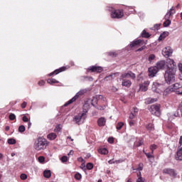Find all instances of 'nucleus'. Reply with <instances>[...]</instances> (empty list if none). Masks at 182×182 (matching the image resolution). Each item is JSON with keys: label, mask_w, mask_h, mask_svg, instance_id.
Returning a JSON list of instances; mask_svg holds the SVG:
<instances>
[{"label": "nucleus", "mask_w": 182, "mask_h": 182, "mask_svg": "<svg viewBox=\"0 0 182 182\" xmlns=\"http://www.w3.org/2000/svg\"><path fill=\"white\" fill-rule=\"evenodd\" d=\"M171 14H169L168 12L166 13V14L165 15V19H168L170 20V17H171Z\"/></svg>", "instance_id": "3c124183"}, {"label": "nucleus", "mask_w": 182, "mask_h": 182, "mask_svg": "<svg viewBox=\"0 0 182 182\" xmlns=\"http://www.w3.org/2000/svg\"><path fill=\"white\" fill-rule=\"evenodd\" d=\"M64 70H66V67H62L58 70H55L54 72L48 74V76H53V75H58V73H60V72H64Z\"/></svg>", "instance_id": "a211bd4d"}, {"label": "nucleus", "mask_w": 182, "mask_h": 182, "mask_svg": "<svg viewBox=\"0 0 182 182\" xmlns=\"http://www.w3.org/2000/svg\"><path fill=\"white\" fill-rule=\"evenodd\" d=\"M75 178L76 180H80V178H82V175L80 173H76L75 175Z\"/></svg>", "instance_id": "a18cd8bd"}, {"label": "nucleus", "mask_w": 182, "mask_h": 182, "mask_svg": "<svg viewBox=\"0 0 182 182\" xmlns=\"http://www.w3.org/2000/svg\"><path fill=\"white\" fill-rule=\"evenodd\" d=\"M117 73L111 74L107 77H105V80H107V82H109V80H113L114 77H116V75Z\"/></svg>", "instance_id": "393cba45"}, {"label": "nucleus", "mask_w": 182, "mask_h": 182, "mask_svg": "<svg viewBox=\"0 0 182 182\" xmlns=\"http://www.w3.org/2000/svg\"><path fill=\"white\" fill-rule=\"evenodd\" d=\"M154 59H156V55H154V54H151V55H149V61L150 63H151L152 60H154Z\"/></svg>", "instance_id": "4c0bfd02"}, {"label": "nucleus", "mask_w": 182, "mask_h": 182, "mask_svg": "<svg viewBox=\"0 0 182 182\" xmlns=\"http://www.w3.org/2000/svg\"><path fill=\"white\" fill-rule=\"evenodd\" d=\"M109 56H111L112 58H116V56H117V52H109L108 53Z\"/></svg>", "instance_id": "e433bc0d"}, {"label": "nucleus", "mask_w": 182, "mask_h": 182, "mask_svg": "<svg viewBox=\"0 0 182 182\" xmlns=\"http://www.w3.org/2000/svg\"><path fill=\"white\" fill-rule=\"evenodd\" d=\"M149 85H150V82L146 81L144 84L139 85V90H141V92H146Z\"/></svg>", "instance_id": "2eb2a0df"}, {"label": "nucleus", "mask_w": 182, "mask_h": 182, "mask_svg": "<svg viewBox=\"0 0 182 182\" xmlns=\"http://www.w3.org/2000/svg\"><path fill=\"white\" fill-rule=\"evenodd\" d=\"M165 20L166 21L164 23V28H167L168 26H170V25H171V21L168 19H165Z\"/></svg>", "instance_id": "473e14b6"}, {"label": "nucleus", "mask_w": 182, "mask_h": 182, "mask_svg": "<svg viewBox=\"0 0 182 182\" xmlns=\"http://www.w3.org/2000/svg\"><path fill=\"white\" fill-rule=\"evenodd\" d=\"M173 91V87L170 86L168 88H166L164 91V96H167L168 95H170V93H171Z\"/></svg>", "instance_id": "4be33fe9"}, {"label": "nucleus", "mask_w": 182, "mask_h": 182, "mask_svg": "<svg viewBox=\"0 0 182 182\" xmlns=\"http://www.w3.org/2000/svg\"><path fill=\"white\" fill-rule=\"evenodd\" d=\"M38 85H39V86H43V85H45V81H43V80L39 81Z\"/></svg>", "instance_id": "13d9d810"}, {"label": "nucleus", "mask_w": 182, "mask_h": 182, "mask_svg": "<svg viewBox=\"0 0 182 182\" xmlns=\"http://www.w3.org/2000/svg\"><path fill=\"white\" fill-rule=\"evenodd\" d=\"M20 178L21 180H26V178H28V175H26L25 173H21L20 176Z\"/></svg>", "instance_id": "a19ab883"}, {"label": "nucleus", "mask_w": 182, "mask_h": 182, "mask_svg": "<svg viewBox=\"0 0 182 182\" xmlns=\"http://www.w3.org/2000/svg\"><path fill=\"white\" fill-rule=\"evenodd\" d=\"M11 129V127L9 126H6L5 128L6 132H9V129Z\"/></svg>", "instance_id": "338daca9"}, {"label": "nucleus", "mask_w": 182, "mask_h": 182, "mask_svg": "<svg viewBox=\"0 0 182 182\" xmlns=\"http://www.w3.org/2000/svg\"><path fill=\"white\" fill-rule=\"evenodd\" d=\"M9 144H16V140L14 139H8Z\"/></svg>", "instance_id": "c9c22d12"}, {"label": "nucleus", "mask_w": 182, "mask_h": 182, "mask_svg": "<svg viewBox=\"0 0 182 182\" xmlns=\"http://www.w3.org/2000/svg\"><path fill=\"white\" fill-rule=\"evenodd\" d=\"M146 157H148V159H153V155H151V154L150 153H145Z\"/></svg>", "instance_id": "864d4df0"}, {"label": "nucleus", "mask_w": 182, "mask_h": 182, "mask_svg": "<svg viewBox=\"0 0 182 182\" xmlns=\"http://www.w3.org/2000/svg\"><path fill=\"white\" fill-rule=\"evenodd\" d=\"M162 54L164 56H171L173 54V49H171V47L170 46L166 47L163 49Z\"/></svg>", "instance_id": "ddd939ff"}, {"label": "nucleus", "mask_w": 182, "mask_h": 182, "mask_svg": "<svg viewBox=\"0 0 182 182\" xmlns=\"http://www.w3.org/2000/svg\"><path fill=\"white\" fill-rule=\"evenodd\" d=\"M60 126L58 125L56 127H55V132H60Z\"/></svg>", "instance_id": "052dcab7"}, {"label": "nucleus", "mask_w": 182, "mask_h": 182, "mask_svg": "<svg viewBox=\"0 0 182 182\" xmlns=\"http://www.w3.org/2000/svg\"><path fill=\"white\" fill-rule=\"evenodd\" d=\"M130 77L131 79H136V74H134L132 71H128L127 73H124L121 75V79H129Z\"/></svg>", "instance_id": "1a4fd4ad"}, {"label": "nucleus", "mask_w": 182, "mask_h": 182, "mask_svg": "<svg viewBox=\"0 0 182 182\" xmlns=\"http://www.w3.org/2000/svg\"><path fill=\"white\" fill-rule=\"evenodd\" d=\"M58 137V135L55 132H51L47 135V139L48 140H55Z\"/></svg>", "instance_id": "412c9836"}, {"label": "nucleus", "mask_w": 182, "mask_h": 182, "mask_svg": "<svg viewBox=\"0 0 182 182\" xmlns=\"http://www.w3.org/2000/svg\"><path fill=\"white\" fill-rule=\"evenodd\" d=\"M142 38H150V34L146 30H144L141 33Z\"/></svg>", "instance_id": "2f4dec72"}, {"label": "nucleus", "mask_w": 182, "mask_h": 182, "mask_svg": "<svg viewBox=\"0 0 182 182\" xmlns=\"http://www.w3.org/2000/svg\"><path fill=\"white\" fill-rule=\"evenodd\" d=\"M166 66L167 69H176V62H174V60H172L171 58H168L166 61Z\"/></svg>", "instance_id": "9b49d317"}, {"label": "nucleus", "mask_w": 182, "mask_h": 182, "mask_svg": "<svg viewBox=\"0 0 182 182\" xmlns=\"http://www.w3.org/2000/svg\"><path fill=\"white\" fill-rule=\"evenodd\" d=\"M18 132L20 133H23V132H25V126L21 125L18 127Z\"/></svg>", "instance_id": "ea45409f"}, {"label": "nucleus", "mask_w": 182, "mask_h": 182, "mask_svg": "<svg viewBox=\"0 0 182 182\" xmlns=\"http://www.w3.org/2000/svg\"><path fill=\"white\" fill-rule=\"evenodd\" d=\"M132 112H133V114H135L137 116V112H139V109L136 107H134Z\"/></svg>", "instance_id": "09e8293b"}, {"label": "nucleus", "mask_w": 182, "mask_h": 182, "mask_svg": "<svg viewBox=\"0 0 182 182\" xmlns=\"http://www.w3.org/2000/svg\"><path fill=\"white\" fill-rule=\"evenodd\" d=\"M86 113H87V110L83 109V112L82 114H79L74 117V122H75L77 124H82L85 123V120H86L87 117Z\"/></svg>", "instance_id": "39448f33"}, {"label": "nucleus", "mask_w": 182, "mask_h": 182, "mask_svg": "<svg viewBox=\"0 0 182 182\" xmlns=\"http://www.w3.org/2000/svg\"><path fill=\"white\" fill-rule=\"evenodd\" d=\"M179 144H181V146L182 145V136L180 137Z\"/></svg>", "instance_id": "774afa93"}, {"label": "nucleus", "mask_w": 182, "mask_h": 182, "mask_svg": "<svg viewBox=\"0 0 182 182\" xmlns=\"http://www.w3.org/2000/svg\"><path fill=\"white\" fill-rule=\"evenodd\" d=\"M88 90H89V89H87V88L80 90L78 92L76 93V95L72 99L68 100L64 105V106H68L69 105H72V103H73V102H76V100H77V99H79V97H80V96H83V95L87 93Z\"/></svg>", "instance_id": "7ed1b4c3"}, {"label": "nucleus", "mask_w": 182, "mask_h": 182, "mask_svg": "<svg viewBox=\"0 0 182 182\" xmlns=\"http://www.w3.org/2000/svg\"><path fill=\"white\" fill-rule=\"evenodd\" d=\"M146 129L149 132H153L154 130V125L153 124H149L146 125Z\"/></svg>", "instance_id": "7c9ffc66"}, {"label": "nucleus", "mask_w": 182, "mask_h": 182, "mask_svg": "<svg viewBox=\"0 0 182 182\" xmlns=\"http://www.w3.org/2000/svg\"><path fill=\"white\" fill-rule=\"evenodd\" d=\"M163 89H164V86L157 82H154L152 85V90H154V92H156V93H160V92H163Z\"/></svg>", "instance_id": "6e6552de"}, {"label": "nucleus", "mask_w": 182, "mask_h": 182, "mask_svg": "<svg viewBox=\"0 0 182 182\" xmlns=\"http://www.w3.org/2000/svg\"><path fill=\"white\" fill-rule=\"evenodd\" d=\"M86 168H87V170H92V168H93V164L92 163L87 164Z\"/></svg>", "instance_id": "58836bf2"}, {"label": "nucleus", "mask_w": 182, "mask_h": 182, "mask_svg": "<svg viewBox=\"0 0 182 182\" xmlns=\"http://www.w3.org/2000/svg\"><path fill=\"white\" fill-rule=\"evenodd\" d=\"M122 80V85L125 87H130L132 86V81L130 80H127L126 78H121Z\"/></svg>", "instance_id": "dca6fc26"}, {"label": "nucleus", "mask_w": 182, "mask_h": 182, "mask_svg": "<svg viewBox=\"0 0 182 182\" xmlns=\"http://www.w3.org/2000/svg\"><path fill=\"white\" fill-rule=\"evenodd\" d=\"M177 95H182V85H181V87L177 90L176 92Z\"/></svg>", "instance_id": "8fccbe9b"}, {"label": "nucleus", "mask_w": 182, "mask_h": 182, "mask_svg": "<svg viewBox=\"0 0 182 182\" xmlns=\"http://www.w3.org/2000/svg\"><path fill=\"white\" fill-rule=\"evenodd\" d=\"M157 72H159V68L157 67L154 66L149 68V77H154L156 75H157Z\"/></svg>", "instance_id": "f8f14e48"}, {"label": "nucleus", "mask_w": 182, "mask_h": 182, "mask_svg": "<svg viewBox=\"0 0 182 182\" xmlns=\"http://www.w3.org/2000/svg\"><path fill=\"white\" fill-rule=\"evenodd\" d=\"M133 170H134V171L136 170L137 171H139V173H140V171H143V164H139L138 165V167L136 168H133Z\"/></svg>", "instance_id": "72a5a7b5"}, {"label": "nucleus", "mask_w": 182, "mask_h": 182, "mask_svg": "<svg viewBox=\"0 0 182 182\" xmlns=\"http://www.w3.org/2000/svg\"><path fill=\"white\" fill-rule=\"evenodd\" d=\"M164 66H166V61L164 60H161L156 63V68H157L158 70L159 69H164Z\"/></svg>", "instance_id": "6ab92c4d"}, {"label": "nucleus", "mask_w": 182, "mask_h": 182, "mask_svg": "<svg viewBox=\"0 0 182 182\" xmlns=\"http://www.w3.org/2000/svg\"><path fill=\"white\" fill-rule=\"evenodd\" d=\"M156 149H157V145H156V144H152V145H151V150L152 153L154 152V151L156 150Z\"/></svg>", "instance_id": "37998d69"}, {"label": "nucleus", "mask_w": 182, "mask_h": 182, "mask_svg": "<svg viewBox=\"0 0 182 182\" xmlns=\"http://www.w3.org/2000/svg\"><path fill=\"white\" fill-rule=\"evenodd\" d=\"M165 82L171 85L176 82V69H167L164 74Z\"/></svg>", "instance_id": "f03ea898"}, {"label": "nucleus", "mask_w": 182, "mask_h": 182, "mask_svg": "<svg viewBox=\"0 0 182 182\" xmlns=\"http://www.w3.org/2000/svg\"><path fill=\"white\" fill-rule=\"evenodd\" d=\"M169 35L168 31H164L163 33V34H161L159 38V41H163L164 39H166V38H167V36Z\"/></svg>", "instance_id": "b1692460"}, {"label": "nucleus", "mask_w": 182, "mask_h": 182, "mask_svg": "<svg viewBox=\"0 0 182 182\" xmlns=\"http://www.w3.org/2000/svg\"><path fill=\"white\" fill-rule=\"evenodd\" d=\"M123 126H124V124L123 122H119L117 125V130H121Z\"/></svg>", "instance_id": "f704fd0d"}, {"label": "nucleus", "mask_w": 182, "mask_h": 182, "mask_svg": "<svg viewBox=\"0 0 182 182\" xmlns=\"http://www.w3.org/2000/svg\"><path fill=\"white\" fill-rule=\"evenodd\" d=\"M149 112H151V114H154L155 116H160L161 114L160 112V105H153L151 106L149 109Z\"/></svg>", "instance_id": "0eeeda50"}, {"label": "nucleus", "mask_w": 182, "mask_h": 182, "mask_svg": "<svg viewBox=\"0 0 182 182\" xmlns=\"http://www.w3.org/2000/svg\"><path fill=\"white\" fill-rule=\"evenodd\" d=\"M108 141H109L110 144H112V143H113V142L114 141V139H113V138H112V137H109V138L108 139Z\"/></svg>", "instance_id": "680f3d73"}, {"label": "nucleus", "mask_w": 182, "mask_h": 182, "mask_svg": "<svg viewBox=\"0 0 182 182\" xmlns=\"http://www.w3.org/2000/svg\"><path fill=\"white\" fill-rule=\"evenodd\" d=\"M136 114H133V112H131V114L129 115V119H134V117H136Z\"/></svg>", "instance_id": "603ef678"}, {"label": "nucleus", "mask_w": 182, "mask_h": 182, "mask_svg": "<svg viewBox=\"0 0 182 182\" xmlns=\"http://www.w3.org/2000/svg\"><path fill=\"white\" fill-rule=\"evenodd\" d=\"M145 45H147V43L146 42H144V41L143 40H136V41H134L129 46L131 48H134V47H137L139 48V46H142L140 48H139L137 50V52H141V50H144V49H146V46Z\"/></svg>", "instance_id": "20e7f679"}, {"label": "nucleus", "mask_w": 182, "mask_h": 182, "mask_svg": "<svg viewBox=\"0 0 182 182\" xmlns=\"http://www.w3.org/2000/svg\"><path fill=\"white\" fill-rule=\"evenodd\" d=\"M60 160L63 163H66V161H68V156H64L60 159Z\"/></svg>", "instance_id": "de8ad7c7"}, {"label": "nucleus", "mask_w": 182, "mask_h": 182, "mask_svg": "<svg viewBox=\"0 0 182 182\" xmlns=\"http://www.w3.org/2000/svg\"><path fill=\"white\" fill-rule=\"evenodd\" d=\"M154 102H157V100L153 98H147L145 100V103H146V105H150V103H154Z\"/></svg>", "instance_id": "cd10ccee"}, {"label": "nucleus", "mask_w": 182, "mask_h": 182, "mask_svg": "<svg viewBox=\"0 0 182 182\" xmlns=\"http://www.w3.org/2000/svg\"><path fill=\"white\" fill-rule=\"evenodd\" d=\"M97 124L100 127H103L106 126V119L105 117H100L97 120Z\"/></svg>", "instance_id": "f3484780"}, {"label": "nucleus", "mask_w": 182, "mask_h": 182, "mask_svg": "<svg viewBox=\"0 0 182 182\" xmlns=\"http://www.w3.org/2000/svg\"><path fill=\"white\" fill-rule=\"evenodd\" d=\"M178 70H180V72L182 75V63L178 64Z\"/></svg>", "instance_id": "4d7b16f0"}, {"label": "nucleus", "mask_w": 182, "mask_h": 182, "mask_svg": "<svg viewBox=\"0 0 182 182\" xmlns=\"http://www.w3.org/2000/svg\"><path fill=\"white\" fill-rule=\"evenodd\" d=\"M109 164H114V161H113V159H111L108 161Z\"/></svg>", "instance_id": "0e129e2a"}, {"label": "nucleus", "mask_w": 182, "mask_h": 182, "mask_svg": "<svg viewBox=\"0 0 182 182\" xmlns=\"http://www.w3.org/2000/svg\"><path fill=\"white\" fill-rule=\"evenodd\" d=\"M129 125L130 126H134V122H133V120L129 121Z\"/></svg>", "instance_id": "69168bd1"}, {"label": "nucleus", "mask_w": 182, "mask_h": 182, "mask_svg": "<svg viewBox=\"0 0 182 182\" xmlns=\"http://www.w3.org/2000/svg\"><path fill=\"white\" fill-rule=\"evenodd\" d=\"M38 161H39V163H44L45 162V156H39Z\"/></svg>", "instance_id": "c03bdc74"}, {"label": "nucleus", "mask_w": 182, "mask_h": 182, "mask_svg": "<svg viewBox=\"0 0 182 182\" xmlns=\"http://www.w3.org/2000/svg\"><path fill=\"white\" fill-rule=\"evenodd\" d=\"M43 176L44 177H46V178H50V176H52V173H50V170L44 171Z\"/></svg>", "instance_id": "a878e982"}, {"label": "nucleus", "mask_w": 182, "mask_h": 182, "mask_svg": "<svg viewBox=\"0 0 182 182\" xmlns=\"http://www.w3.org/2000/svg\"><path fill=\"white\" fill-rule=\"evenodd\" d=\"M111 90H112V92H117V88L114 86H112L111 87Z\"/></svg>", "instance_id": "bf43d9fd"}, {"label": "nucleus", "mask_w": 182, "mask_h": 182, "mask_svg": "<svg viewBox=\"0 0 182 182\" xmlns=\"http://www.w3.org/2000/svg\"><path fill=\"white\" fill-rule=\"evenodd\" d=\"M164 174H168L171 177H176L177 176V173L173 168H166L163 170Z\"/></svg>", "instance_id": "9d476101"}, {"label": "nucleus", "mask_w": 182, "mask_h": 182, "mask_svg": "<svg viewBox=\"0 0 182 182\" xmlns=\"http://www.w3.org/2000/svg\"><path fill=\"white\" fill-rule=\"evenodd\" d=\"M176 160H182V147L177 151L176 154L175 156Z\"/></svg>", "instance_id": "aec40b11"}, {"label": "nucleus", "mask_w": 182, "mask_h": 182, "mask_svg": "<svg viewBox=\"0 0 182 182\" xmlns=\"http://www.w3.org/2000/svg\"><path fill=\"white\" fill-rule=\"evenodd\" d=\"M23 122L26 123V122H29V119H28L26 116H23Z\"/></svg>", "instance_id": "5fc2aeb1"}, {"label": "nucleus", "mask_w": 182, "mask_h": 182, "mask_svg": "<svg viewBox=\"0 0 182 182\" xmlns=\"http://www.w3.org/2000/svg\"><path fill=\"white\" fill-rule=\"evenodd\" d=\"M33 147L36 151H42L48 147V140L43 137H38L34 142Z\"/></svg>", "instance_id": "f257e3e1"}, {"label": "nucleus", "mask_w": 182, "mask_h": 182, "mask_svg": "<svg viewBox=\"0 0 182 182\" xmlns=\"http://www.w3.org/2000/svg\"><path fill=\"white\" fill-rule=\"evenodd\" d=\"M26 102H23L22 104H21V107L22 109H25L26 107Z\"/></svg>", "instance_id": "6e6d98bb"}, {"label": "nucleus", "mask_w": 182, "mask_h": 182, "mask_svg": "<svg viewBox=\"0 0 182 182\" xmlns=\"http://www.w3.org/2000/svg\"><path fill=\"white\" fill-rule=\"evenodd\" d=\"M169 14H171V15H174V14H176V11H174V8L171 7V9L168 11Z\"/></svg>", "instance_id": "49530a36"}, {"label": "nucleus", "mask_w": 182, "mask_h": 182, "mask_svg": "<svg viewBox=\"0 0 182 182\" xmlns=\"http://www.w3.org/2000/svg\"><path fill=\"white\" fill-rule=\"evenodd\" d=\"M9 117L10 120H15V119H16V116L13 113L10 114Z\"/></svg>", "instance_id": "79ce46f5"}, {"label": "nucleus", "mask_w": 182, "mask_h": 182, "mask_svg": "<svg viewBox=\"0 0 182 182\" xmlns=\"http://www.w3.org/2000/svg\"><path fill=\"white\" fill-rule=\"evenodd\" d=\"M138 179L136 182H144V180L143 179V177H141V172H139L137 173Z\"/></svg>", "instance_id": "c756f323"}, {"label": "nucleus", "mask_w": 182, "mask_h": 182, "mask_svg": "<svg viewBox=\"0 0 182 182\" xmlns=\"http://www.w3.org/2000/svg\"><path fill=\"white\" fill-rule=\"evenodd\" d=\"M47 83L53 85V83H59V81L56 80L55 78H50L47 80Z\"/></svg>", "instance_id": "c85d7f7f"}, {"label": "nucleus", "mask_w": 182, "mask_h": 182, "mask_svg": "<svg viewBox=\"0 0 182 182\" xmlns=\"http://www.w3.org/2000/svg\"><path fill=\"white\" fill-rule=\"evenodd\" d=\"M108 10L111 11V18H113L120 19L124 15L123 10H115L112 7H109Z\"/></svg>", "instance_id": "423d86ee"}, {"label": "nucleus", "mask_w": 182, "mask_h": 182, "mask_svg": "<svg viewBox=\"0 0 182 182\" xmlns=\"http://www.w3.org/2000/svg\"><path fill=\"white\" fill-rule=\"evenodd\" d=\"M98 153H100V154H105H105H109V151L106 148H101L98 150Z\"/></svg>", "instance_id": "bb28decb"}, {"label": "nucleus", "mask_w": 182, "mask_h": 182, "mask_svg": "<svg viewBox=\"0 0 182 182\" xmlns=\"http://www.w3.org/2000/svg\"><path fill=\"white\" fill-rule=\"evenodd\" d=\"M88 70L91 72H97V73H102L103 72V68L102 67L92 65L88 68Z\"/></svg>", "instance_id": "4468645a"}, {"label": "nucleus", "mask_w": 182, "mask_h": 182, "mask_svg": "<svg viewBox=\"0 0 182 182\" xmlns=\"http://www.w3.org/2000/svg\"><path fill=\"white\" fill-rule=\"evenodd\" d=\"M181 87V84L176 82L172 86L173 92H177Z\"/></svg>", "instance_id": "5701e85b"}, {"label": "nucleus", "mask_w": 182, "mask_h": 182, "mask_svg": "<svg viewBox=\"0 0 182 182\" xmlns=\"http://www.w3.org/2000/svg\"><path fill=\"white\" fill-rule=\"evenodd\" d=\"M106 107H102V106H98L97 107V109H98V110H105V108Z\"/></svg>", "instance_id": "e2e57ef3"}]
</instances>
